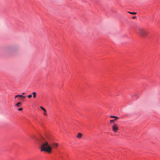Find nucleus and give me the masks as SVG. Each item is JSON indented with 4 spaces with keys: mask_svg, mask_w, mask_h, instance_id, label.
Masks as SVG:
<instances>
[{
    "mask_svg": "<svg viewBox=\"0 0 160 160\" xmlns=\"http://www.w3.org/2000/svg\"><path fill=\"white\" fill-rule=\"evenodd\" d=\"M39 141L42 143L41 146V151H45L48 153H51L52 152V148H56L58 146V143L55 142H53L51 145V146L49 145L47 141H43L41 140Z\"/></svg>",
    "mask_w": 160,
    "mask_h": 160,
    "instance_id": "f257e3e1",
    "label": "nucleus"
},
{
    "mask_svg": "<svg viewBox=\"0 0 160 160\" xmlns=\"http://www.w3.org/2000/svg\"><path fill=\"white\" fill-rule=\"evenodd\" d=\"M137 33L140 36L143 38H145L148 34L147 32L145 30L141 28H138Z\"/></svg>",
    "mask_w": 160,
    "mask_h": 160,
    "instance_id": "f03ea898",
    "label": "nucleus"
},
{
    "mask_svg": "<svg viewBox=\"0 0 160 160\" xmlns=\"http://www.w3.org/2000/svg\"><path fill=\"white\" fill-rule=\"evenodd\" d=\"M16 50L15 47L13 46H11L7 47L6 48V51L9 53L13 52L15 51Z\"/></svg>",
    "mask_w": 160,
    "mask_h": 160,
    "instance_id": "7ed1b4c3",
    "label": "nucleus"
},
{
    "mask_svg": "<svg viewBox=\"0 0 160 160\" xmlns=\"http://www.w3.org/2000/svg\"><path fill=\"white\" fill-rule=\"evenodd\" d=\"M112 129L114 132H117L119 130V128L117 124H114L112 125Z\"/></svg>",
    "mask_w": 160,
    "mask_h": 160,
    "instance_id": "20e7f679",
    "label": "nucleus"
},
{
    "mask_svg": "<svg viewBox=\"0 0 160 160\" xmlns=\"http://www.w3.org/2000/svg\"><path fill=\"white\" fill-rule=\"evenodd\" d=\"M82 136V134L80 133H78L77 136V137L78 138H81Z\"/></svg>",
    "mask_w": 160,
    "mask_h": 160,
    "instance_id": "39448f33",
    "label": "nucleus"
},
{
    "mask_svg": "<svg viewBox=\"0 0 160 160\" xmlns=\"http://www.w3.org/2000/svg\"><path fill=\"white\" fill-rule=\"evenodd\" d=\"M110 117L111 118H115V119H116V120L117 119H118L119 118L117 116H110Z\"/></svg>",
    "mask_w": 160,
    "mask_h": 160,
    "instance_id": "423d86ee",
    "label": "nucleus"
},
{
    "mask_svg": "<svg viewBox=\"0 0 160 160\" xmlns=\"http://www.w3.org/2000/svg\"><path fill=\"white\" fill-rule=\"evenodd\" d=\"M32 94L33 95V97L34 98H35L36 97V93L35 92H32Z\"/></svg>",
    "mask_w": 160,
    "mask_h": 160,
    "instance_id": "0eeeda50",
    "label": "nucleus"
},
{
    "mask_svg": "<svg viewBox=\"0 0 160 160\" xmlns=\"http://www.w3.org/2000/svg\"><path fill=\"white\" fill-rule=\"evenodd\" d=\"M128 12L129 13H130L131 14H136L137 13L136 12Z\"/></svg>",
    "mask_w": 160,
    "mask_h": 160,
    "instance_id": "6e6552de",
    "label": "nucleus"
},
{
    "mask_svg": "<svg viewBox=\"0 0 160 160\" xmlns=\"http://www.w3.org/2000/svg\"><path fill=\"white\" fill-rule=\"evenodd\" d=\"M40 108L42 110H43L44 112H46V109L44 108H43V107L41 106L40 107Z\"/></svg>",
    "mask_w": 160,
    "mask_h": 160,
    "instance_id": "1a4fd4ad",
    "label": "nucleus"
},
{
    "mask_svg": "<svg viewBox=\"0 0 160 160\" xmlns=\"http://www.w3.org/2000/svg\"><path fill=\"white\" fill-rule=\"evenodd\" d=\"M21 102H18L17 104H16V106L18 107H19V106H20V105L21 104Z\"/></svg>",
    "mask_w": 160,
    "mask_h": 160,
    "instance_id": "9d476101",
    "label": "nucleus"
},
{
    "mask_svg": "<svg viewBox=\"0 0 160 160\" xmlns=\"http://www.w3.org/2000/svg\"><path fill=\"white\" fill-rule=\"evenodd\" d=\"M18 97H23V99H24L25 98V96H23L22 95H18Z\"/></svg>",
    "mask_w": 160,
    "mask_h": 160,
    "instance_id": "9b49d317",
    "label": "nucleus"
},
{
    "mask_svg": "<svg viewBox=\"0 0 160 160\" xmlns=\"http://www.w3.org/2000/svg\"><path fill=\"white\" fill-rule=\"evenodd\" d=\"M28 97L29 98H31L32 97V95H31V94L29 95H28Z\"/></svg>",
    "mask_w": 160,
    "mask_h": 160,
    "instance_id": "f8f14e48",
    "label": "nucleus"
},
{
    "mask_svg": "<svg viewBox=\"0 0 160 160\" xmlns=\"http://www.w3.org/2000/svg\"><path fill=\"white\" fill-rule=\"evenodd\" d=\"M115 120H116V119H113V120H110V122H113Z\"/></svg>",
    "mask_w": 160,
    "mask_h": 160,
    "instance_id": "ddd939ff",
    "label": "nucleus"
},
{
    "mask_svg": "<svg viewBox=\"0 0 160 160\" xmlns=\"http://www.w3.org/2000/svg\"><path fill=\"white\" fill-rule=\"evenodd\" d=\"M60 158H61L62 159H63V157L62 156H59Z\"/></svg>",
    "mask_w": 160,
    "mask_h": 160,
    "instance_id": "4468645a",
    "label": "nucleus"
},
{
    "mask_svg": "<svg viewBox=\"0 0 160 160\" xmlns=\"http://www.w3.org/2000/svg\"><path fill=\"white\" fill-rule=\"evenodd\" d=\"M22 110V108H20L18 109V110H19V111Z\"/></svg>",
    "mask_w": 160,
    "mask_h": 160,
    "instance_id": "2eb2a0df",
    "label": "nucleus"
},
{
    "mask_svg": "<svg viewBox=\"0 0 160 160\" xmlns=\"http://www.w3.org/2000/svg\"><path fill=\"white\" fill-rule=\"evenodd\" d=\"M136 18V16H133L132 18V19H134Z\"/></svg>",
    "mask_w": 160,
    "mask_h": 160,
    "instance_id": "dca6fc26",
    "label": "nucleus"
},
{
    "mask_svg": "<svg viewBox=\"0 0 160 160\" xmlns=\"http://www.w3.org/2000/svg\"><path fill=\"white\" fill-rule=\"evenodd\" d=\"M43 114H44V115H47L46 113L45 112H44V113Z\"/></svg>",
    "mask_w": 160,
    "mask_h": 160,
    "instance_id": "f3484780",
    "label": "nucleus"
},
{
    "mask_svg": "<svg viewBox=\"0 0 160 160\" xmlns=\"http://www.w3.org/2000/svg\"><path fill=\"white\" fill-rule=\"evenodd\" d=\"M18 97V95H17L15 96V98H17Z\"/></svg>",
    "mask_w": 160,
    "mask_h": 160,
    "instance_id": "a211bd4d",
    "label": "nucleus"
},
{
    "mask_svg": "<svg viewBox=\"0 0 160 160\" xmlns=\"http://www.w3.org/2000/svg\"><path fill=\"white\" fill-rule=\"evenodd\" d=\"M25 94V92H23V93H22V94L23 95H24V94Z\"/></svg>",
    "mask_w": 160,
    "mask_h": 160,
    "instance_id": "6ab92c4d",
    "label": "nucleus"
}]
</instances>
